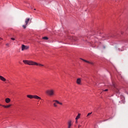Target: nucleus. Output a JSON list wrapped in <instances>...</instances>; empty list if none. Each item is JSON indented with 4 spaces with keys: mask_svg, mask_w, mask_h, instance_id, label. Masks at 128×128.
<instances>
[{
    "mask_svg": "<svg viewBox=\"0 0 128 128\" xmlns=\"http://www.w3.org/2000/svg\"><path fill=\"white\" fill-rule=\"evenodd\" d=\"M30 18H26V20H25L26 24L22 26V28H26V26H27L28 24V22H30Z\"/></svg>",
    "mask_w": 128,
    "mask_h": 128,
    "instance_id": "nucleus-6",
    "label": "nucleus"
},
{
    "mask_svg": "<svg viewBox=\"0 0 128 128\" xmlns=\"http://www.w3.org/2000/svg\"><path fill=\"white\" fill-rule=\"evenodd\" d=\"M80 114H78V116H76V120H78V118H80Z\"/></svg>",
    "mask_w": 128,
    "mask_h": 128,
    "instance_id": "nucleus-15",
    "label": "nucleus"
},
{
    "mask_svg": "<svg viewBox=\"0 0 128 128\" xmlns=\"http://www.w3.org/2000/svg\"><path fill=\"white\" fill-rule=\"evenodd\" d=\"M8 45H9L8 44H6V46H8Z\"/></svg>",
    "mask_w": 128,
    "mask_h": 128,
    "instance_id": "nucleus-24",
    "label": "nucleus"
},
{
    "mask_svg": "<svg viewBox=\"0 0 128 128\" xmlns=\"http://www.w3.org/2000/svg\"><path fill=\"white\" fill-rule=\"evenodd\" d=\"M5 102H6L7 104H8V102H10V98H6V100H5Z\"/></svg>",
    "mask_w": 128,
    "mask_h": 128,
    "instance_id": "nucleus-13",
    "label": "nucleus"
},
{
    "mask_svg": "<svg viewBox=\"0 0 128 128\" xmlns=\"http://www.w3.org/2000/svg\"><path fill=\"white\" fill-rule=\"evenodd\" d=\"M2 40V38H0V40Z\"/></svg>",
    "mask_w": 128,
    "mask_h": 128,
    "instance_id": "nucleus-25",
    "label": "nucleus"
},
{
    "mask_svg": "<svg viewBox=\"0 0 128 128\" xmlns=\"http://www.w3.org/2000/svg\"><path fill=\"white\" fill-rule=\"evenodd\" d=\"M34 10H36V8L34 9Z\"/></svg>",
    "mask_w": 128,
    "mask_h": 128,
    "instance_id": "nucleus-28",
    "label": "nucleus"
},
{
    "mask_svg": "<svg viewBox=\"0 0 128 128\" xmlns=\"http://www.w3.org/2000/svg\"><path fill=\"white\" fill-rule=\"evenodd\" d=\"M72 120H70L68 122V128H72Z\"/></svg>",
    "mask_w": 128,
    "mask_h": 128,
    "instance_id": "nucleus-10",
    "label": "nucleus"
},
{
    "mask_svg": "<svg viewBox=\"0 0 128 128\" xmlns=\"http://www.w3.org/2000/svg\"><path fill=\"white\" fill-rule=\"evenodd\" d=\"M35 66H44V64H38V62H36Z\"/></svg>",
    "mask_w": 128,
    "mask_h": 128,
    "instance_id": "nucleus-12",
    "label": "nucleus"
},
{
    "mask_svg": "<svg viewBox=\"0 0 128 128\" xmlns=\"http://www.w3.org/2000/svg\"><path fill=\"white\" fill-rule=\"evenodd\" d=\"M104 48H106V46H104Z\"/></svg>",
    "mask_w": 128,
    "mask_h": 128,
    "instance_id": "nucleus-27",
    "label": "nucleus"
},
{
    "mask_svg": "<svg viewBox=\"0 0 128 128\" xmlns=\"http://www.w3.org/2000/svg\"><path fill=\"white\" fill-rule=\"evenodd\" d=\"M76 122L77 124V122H78V120H76Z\"/></svg>",
    "mask_w": 128,
    "mask_h": 128,
    "instance_id": "nucleus-26",
    "label": "nucleus"
},
{
    "mask_svg": "<svg viewBox=\"0 0 128 128\" xmlns=\"http://www.w3.org/2000/svg\"><path fill=\"white\" fill-rule=\"evenodd\" d=\"M68 128H69V127H68Z\"/></svg>",
    "mask_w": 128,
    "mask_h": 128,
    "instance_id": "nucleus-30",
    "label": "nucleus"
},
{
    "mask_svg": "<svg viewBox=\"0 0 128 128\" xmlns=\"http://www.w3.org/2000/svg\"><path fill=\"white\" fill-rule=\"evenodd\" d=\"M53 102H56V104H60L61 106H62V103L60 102L58 100H54Z\"/></svg>",
    "mask_w": 128,
    "mask_h": 128,
    "instance_id": "nucleus-14",
    "label": "nucleus"
},
{
    "mask_svg": "<svg viewBox=\"0 0 128 128\" xmlns=\"http://www.w3.org/2000/svg\"><path fill=\"white\" fill-rule=\"evenodd\" d=\"M92 114V112H90L88 113V114H87V116H90Z\"/></svg>",
    "mask_w": 128,
    "mask_h": 128,
    "instance_id": "nucleus-19",
    "label": "nucleus"
},
{
    "mask_svg": "<svg viewBox=\"0 0 128 128\" xmlns=\"http://www.w3.org/2000/svg\"><path fill=\"white\" fill-rule=\"evenodd\" d=\"M54 108H57L58 107V105H56V103L54 104Z\"/></svg>",
    "mask_w": 128,
    "mask_h": 128,
    "instance_id": "nucleus-18",
    "label": "nucleus"
},
{
    "mask_svg": "<svg viewBox=\"0 0 128 128\" xmlns=\"http://www.w3.org/2000/svg\"><path fill=\"white\" fill-rule=\"evenodd\" d=\"M2 106H3L4 108H6V106L2 105Z\"/></svg>",
    "mask_w": 128,
    "mask_h": 128,
    "instance_id": "nucleus-22",
    "label": "nucleus"
},
{
    "mask_svg": "<svg viewBox=\"0 0 128 128\" xmlns=\"http://www.w3.org/2000/svg\"><path fill=\"white\" fill-rule=\"evenodd\" d=\"M76 82L77 84H82V80L80 78H78Z\"/></svg>",
    "mask_w": 128,
    "mask_h": 128,
    "instance_id": "nucleus-8",
    "label": "nucleus"
},
{
    "mask_svg": "<svg viewBox=\"0 0 128 128\" xmlns=\"http://www.w3.org/2000/svg\"><path fill=\"white\" fill-rule=\"evenodd\" d=\"M0 80H2V82H6V80L5 79L4 77L2 76H0Z\"/></svg>",
    "mask_w": 128,
    "mask_h": 128,
    "instance_id": "nucleus-11",
    "label": "nucleus"
},
{
    "mask_svg": "<svg viewBox=\"0 0 128 128\" xmlns=\"http://www.w3.org/2000/svg\"><path fill=\"white\" fill-rule=\"evenodd\" d=\"M68 40H74V42H76V40H78V38L76 36L70 37V36H68Z\"/></svg>",
    "mask_w": 128,
    "mask_h": 128,
    "instance_id": "nucleus-7",
    "label": "nucleus"
},
{
    "mask_svg": "<svg viewBox=\"0 0 128 128\" xmlns=\"http://www.w3.org/2000/svg\"><path fill=\"white\" fill-rule=\"evenodd\" d=\"M28 48H30V46L24 44L22 45V50H28Z\"/></svg>",
    "mask_w": 128,
    "mask_h": 128,
    "instance_id": "nucleus-5",
    "label": "nucleus"
},
{
    "mask_svg": "<svg viewBox=\"0 0 128 128\" xmlns=\"http://www.w3.org/2000/svg\"><path fill=\"white\" fill-rule=\"evenodd\" d=\"M80 126H82V125H78V128H80Z\"/></svg>",
    "mask_w": 128,
    "mask_h": 128,
    "instance_id": "nucleus-23",
    "label": "nucleus"
},
{
    "mask_svg": "<svg viewBox=\"0 0 128 128\" xmlns=\"http://www.w3.org/2000/svg\"><path fill=\"white\" fill-rule=\"evenodd\" d=\"M28 98H35L36 100H42V98L36 95H30L28 94L26 96Z\"/></svg>",
    "mask_w": 128,
    "mask_h": 128,
    "instance_id": "nucleus-3",
    "label": "nucleus"
},
{
    "mask_svg": "<svg viewBox=\"0 0 128 128\" xmlns=\"http://www.w3.org/2000/svg\"><path fill=\"white\" fill-rule=\"evenodd\" d=\"M0 106H2V104H0Z\"/></svg>",
    "mask_w": 128,
    "mask_h": 128,
    "instance_id": "nucleus-29",
    "label": "nucleus"
},
{
    "mask_svg": "<svg viewBox=\"0 0 128 128\" xmlns=\"http://www.w3.org/2000/svg\"><path fill=\"white\" fill-rule=\"evenodd\" d=\"M46 93L49 96H54V90L50 89L46 92Z\"/></svg>",
    "mask_w": 128,
    "mask_h": 128,
    "instance_id": "nucleus-2",
    "label": "nucleus"
},
{
    "mask_svg": "<svg viewBox=\"0 0 128 128\" xmlns=\"http://www.w3.org/2000/svg\"><path fill=\"white\" fill-rule=\"evenodd\" d=\"M12 40H16L14 38H11Z\"/></svg>",
    "mask_w": 128,
    "mask_h": 128,
    "instance_id": "nucleus-20",
    "label": "nucleus"
},
{
    "mask_svg": "<svg viewBox=\"0 0 128 128\" xmlns=\"http://www.w3.org/2000/svg\"><path fill=\"white\" fill-rule=\"evenodd\" d=\"M112 86H113V90L117 94H120V90H118V88H116V84L114 83L112 84Z\"/></svg>",
    "mask_w": 128,
    "mask_h": 128,
    "instance_id": "nucleus-4",
    "label": "nucleus"
},
{
    "mask_svg": "<svg viewBox=\"0 0 128 128\" xmlns=\"http://www.w3.org/2000/svg\"><path fill=\"white\" fill-rule=\"evenodd\" d=\"M10 106H12V104L8 105L5 106L6 108H10Z\"/></svg>",
    "mask_w": 128,
    "mask_h": 128,
    "instance_id": "nucleus-17",
    "label": "nucleus"
},
{
    "mask_svg": "<svg viewBox=\"0 0 128 128\" xmlns=\"http://www.w3.org/2000/svg\"><path fill=\"white\" fill-rule=\"evenodd\" d=\"M23 62L25 64H28V66H36V62L28 60H23Z\"/></svg>",
    "mask_w": 128,
    "mask_h": 128,
    "instance_id": "nucleus-1",
    "label": "nucleus"
},
{
    "mask_svg": "<svg viewBox=\"0 0 128 128\" xmlns=\"http://www.w3.org/2000/svg\"><path fill=\"white\" fill-rule=\"evenodd\" d=\"M80 60H82L84 62H88V64H94V63L92 62H88V61L86 60H84V59H82V58H80Z\"/></svg>",
    "mask_w": 128,
    "mask_h": 128,
    "instance_id": "nucleus-9",
    "label": "nucleus"
},
{
    "mask_svg": "<svg viewBox=\"0 0 128 128\" xmlns=\"http://www.w3.org/2000/svg\"><path fill=\"white\" fill-rule=\"evenodd\" d=\"M43 40H48V38L47 36H44L42 38Z\"/></svg>",
    "mask_w": 128,
    "mask_h": 128,
    "instance_id": "nucleus-16",
    "label": "nucleus"
},
{
    "mask_svg": "<svg viewBox=\"0 0 128 128\" xmlns=\"http://www.w3.org/2000/svg\"><path fill=\"white\" fill-rule=\"evenodd\" d=\"M108 89H106L105 90H104V92H108Z\"/></svg>",
    "mask_w": 128,
    "mask_h": 128,
    "instance_id": "nucleus-21",
    "label": "nucleus"
}]
</instances>
